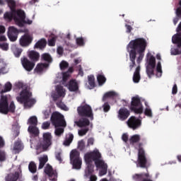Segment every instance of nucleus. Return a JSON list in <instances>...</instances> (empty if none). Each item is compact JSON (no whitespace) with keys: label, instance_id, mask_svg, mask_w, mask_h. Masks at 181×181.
<instances>
[{"label":"nucleus","instance_id":"f257e3e1","mask_svg":"<svg viewBox=\"0 0 181 181\" xmlns=\"http://www.w3.org/2000/svg\"><path fill=\"white\" fill-rule=\"evenodd\" d=\"M148 46V42L145 38H136L135 40H131L127 45V49L129 47L132 50L129 51V69L130 71H132V69L136 65L135 60L136 59V52L139 54V57L136 59L137 64H141L144 56H145V50H146V47Z\"/></svg>","mask_w":181,"mask_h":181},{"label":"nucleus","instance_id":"f03ea898","mask_svg":"<svg viewBox=\"0 0 181 181\" xmlns=\"http://www.w3.org/2000/svg\"><path fill=\"white\" fill-rule=\"evenodd\" d=\"M144 144L140 142L138 144V157L137 160L135 161L136 168H141V169H146V173H136L132 175V179L134 181H153L152 180V175L149 174L148 169L151 166V163L146 158V153L145 150L142 147Z\"/></svg>","mask_w":181,"mask_h":181},{"label":"nucleus","instance_id":"7ed1b4c3","mask_svg":"<svg viewBox=\"0 0 181 181\" xmlns=\"http://www.w3.org/2000/svg\"><path fill=\"white\" fill-rule=\"evenodd\" d=\"M84 159L87 165L85 170V175L87 177H88L90 175H93L94 172V165H93V162H95V165L98 169H102L103 168L107 166V163H105L104 160H100L101 153L100 151H98V150L93 151L90 153H87L84 156Z\"/></svg>","mask_w":181,"mask_h":181},{"label":"nucleus","instance_id":"20e7f679","mask_svg":"<svg viewBox=\"0 0 181 181\" xmlns=\"http://www.w3.org/2000/svg\"><path fill=\"white\" fill-rule=\"evenodd\" d=\"M4 19L6 21H12L13 19L14 22L19 26L20 28H22L23 24L22 22H23L24 19H26V14L25 13V11L23 10H15V11H7L4 15Z\"/></svg>","mask_w":181,"mask_h":181},{"label":"nucleus","instance_id":"39448f33","mask_svg":"<svg viewBox=\"0 0 181 181\" xmlns=\"http://www.w3.org/2000/svg\"><path fill=\"white\" fill-rule=\"evenodd\" d=\"M30 97H32L31 92L28 89H23L20 93V95L16 97V100L20 104H23L25 108H30L36 104V100Z\"/></svg>","mask_w":181,"mask_h":181},{"label":"nucleus","instance_id":"423d86ee","mask_svg":"<svg viewBox=\"0 0 181 181\" xmlns=\"http://www.w3.org/2000/svg\"><path fill=\"white\" fill-rule=\"evenodd\" d=\"M130 110L134 114H142L144 112V105H142L139 95L132 98Z\"/></svg>","mask_w":181,"mask_h":181},{"label":"nucleus","instance_id":"0eeeda50","mask_svg":"<svg viewBox=\"0 0 181 181\" xmlns=\"http://www.w3.org/2000/svg\"><path fill=\"white\" fill-rule=\"evenodd\" d=\"M77 112L79 117H86L87 118H90V119H94L93 109H91V106L88 105H83L78 107Z\"/></svg>","mask_w":181,"mask_h":181},{"label":"nucleus","instance_id":"6e6552de","mask_svg":"<svg viewBox=\"0 0 181 181\" xmlns=\"http://www.w3.org/2000/svg\"><path fill=\"white\" fill-rule=\"evenodd\" d=\"M51 122L52 125L57 128V127H66V121L63 115L55 112L51 116Z\"/></svg>","mask_w":181,"mask_h":181},{"label":"nucleus","instance_id":"1a4fd4ad","mask_svg":"<svg viewBox=\"0 0 181 181\" xmlns=\"http://www.w3.org/2000/svg\"><path fill=\"white\" fill-rule=\"evenodd\" d=\"M70 160L72 163L74 169H81V158H80V152L77 150H72L70 153Z\"/></svg>","mask_w":181,"mask_h":181},{"label":"nucleus","instance_id":"9d476101","mask_svg":"<svg viewBox=\"0 0 181 181\" xmlns=\"http://www.w3.org/2000/svg\"><path fill=\"white\" fill-rule=\"evenodd\" d=\"M172 42L174 45H177L178 48H174L171 49V54L173 56H177V54H181V37L180 34H176L173 36Z\"/></svg>","mask_w":181,"mask_h":181},{"label":"nucleus","instance_id":"9b49d317","mask_svg":"<svg viewBox=\"0 0 181 181\" xmlns=\"http://www.w3.org/2000/svg\"><path fill=\"white\" fill-rule=\"evenodd\" d=\"M127 127H129L130 129L135 131V129H138V128L141 127V125H142V122L138 117L131 116L127 121Z\"/></svg>","mask_w":181,"mask_h":181},{"label":"nucleus","instance_id":"f8f14e48","mask_svg":"<svg viewBox=\"0 0 181 181\" xmlns=\"http://www.w3.org/2000/svg\"><path fill=\"white\" fill-rule=\"evenodd\" d=\"M8 96L1 95V100H0V113L4 114L6 115L8 114Z\"/></svg>","mask_w":181,"mask_h":181},{"label":"nucleus","instance_id":"ddd939ff","mask_svg":"<svg viewBox=\"0 0 181 181\" xmlns=\"http://www.w3.org/2000/svg\"><path fill=\"white\" fill-rule=\"evenodd\" d=\"M45 173L47 175L49 180L51 181L57 180V172L56 171V170H54L53 167H52V165H50L49 164H47L45 169Z\"/></svg>","mask_w":181,"mask_h":181},{"label":"nucleus","instance_id":"4468645a","mask_svg":"<svg viewBox=\"0 0 181 181\" xmlns=\"http://www.w3.org/2000/svg\"><path fill=\"white\" fill-rule=\"evenodd\" d=\"M19 35V30L18 28L11 26L8 28L7 36L10 42H16L18 40V36Z\"/></svg>","mask_w":181,"mask_h":181},{"label":"nucleus","instance_id":"2eb2a0df","mask_svg":"<svg viewBox=\"0 0 181 181\" xmlns=\"http://www.w3.org/2000/svg\"><path fill=\"white\" fill-rule=\"evenodd\" d=\"M21 63L23 67L26 70V71H32L35 66L33 61H30L26 57L21 58Z\"/></svg>","mask_w":181,"mask_h":181},{"label":"nucleus","instance_id":"dca6fc26","mask_svg":"<svg viewBox=\"0 0 181 181\" xmlns=\"http://www.w3.org/2000/svg\"><path fill=\"white\" fill-rule=\"evenodd\" d=\"M131 115V112L126 107H122L118 111L117 118L120 121L128 119V117Z\"/></svg>","mask_w":181,"mask_h":181},{"label":"nucleus","instance_id":"f3484780","mask_svg":"<svg viewBox=\"0 0 181 181\" xmlns=\"http://www.w3.org/2000/svg\"><path fill=\"white\" fill-rule=\"evenodd\" d=\"M52 134L49 132L43 134L42 149L46 151L52 145Z\"/></svg>","mask_w":181,"mask_h":181},{"label":"nucleus","instance_id":"a211bd4d","mask_svg":"<svg viewBox=\"0 0 181 181\" xmlns=\"http://www.w3.org/2000/svg\"><path fill=\"white\" fill-rule=\"evenodd\" d=\"M66 92L64 88L62 86H57L56 88V93L52 95V97L54 101H57L60 97H64Z\"/></svg>","mask_w":181,"mask_h":181},{"label":"nucleus","instance_id":"6ab92c4d","mask_svg":"<svg viewBox=\"0 0 181 181\" xmlns=\"http://www.w3.org/2000/svg\"><path fill=\"white\" fill-rule=\"evenodd\" d=\"M64 86L67 87L68 90H69L71 93H76L78 91V83L76 79H71Z\"/></svg>","mask_w":181,"mask_h":181},{"label":"nucleus","instance_id":"aec40b11","mask_svg":"<svg viewBox=\"0 0 181 181\" xmlns=\"http://www.w3.org/2000/svg\"><path fill=\"white\" fill-rule=\"evenodd\" d=\"M32 40H33V38H32L30 35L25 34L21 37L20 45L21 46L26 47L27 46H29L30 43H32Z\"/></svg>","mask_w":181,"mask_h":181},{"label":"nucleus","instance_id":"412c9836","mask_svg":"<svg viewBox=\"0 0 181 181\" xmlns=\"http://www.w3.org/2000/svg\"><path fill=\"white\" fill-rule=\"evenodd\" d=\"M75 124L79 128H88V125H90V120L86 117H82L75 122Z\"/></svg>","mask_w":181,"mask_h":181},{"label":"nucleus","instance_id":"4be33fe9","mask_svg":"<svg viewBox=\"0 0 181 181\" xmlns=\"http://www.w3.org/2000/svg\"><path fill=\"white\" fill-rule=\"evenodd\" d=\"M147 66L151 67H156V58L152 55L151 52L147 53Z\"/></svg>","mask_w":181,"mask_h":181},{"label":"nucleus","instance_id":"5701e85b","mask_svg":"<svg viewBox=\"0 0 181 181\" xmlns=\"http://www.w3.org/2000/svg\"><path fill=\"white\" fill-rule=\"evenodd\" d=\"M49 67V64L47 63H40L37 64L36 67L34 69L35 73H37V74H40L43 73L44 70H46Z\"/></svg>","mask_w":181,"mask_h":181},{"label":"nucleus","instance_id":"b1692460","mask_svg":"<svg viewBox=\"0 0 181 181\" xmlns=\"http://www.w3.org/2000/svg\"><path fill=\"white\" fill-rule=\"evenodd\" d=\"M28 57L31 60V62L36 63V62H39V59L40 58V54L36 51H30L28 52Z\"/></svg>","mask_w":181,"mask_h":181},{"label":"nucleus","instance_id":"393cba45","mask_svg":"<svg viewBox=\"0 0 181 181\" xmlns=\"http://www.w3.org/2000/svg\"><path fill=\"white\" fill-rule=\"evenodd\" d=\"M141 66H139L136 68L135 71L133 75V81L134 83H138L141 81Z\"/></svg>","mask_w":181,"mask_h":181},{"label":"nucleus","instance_id":"a878e982","mask_svg":"<svg viewBox=\"0 0 181 181\" xmlns=\"http://www.w3.org/2000/svg\"><path fill=\"white\" fill-rule=\"evenodd\" d=\"M46 45H47V41H46V39L42 38L35 43L34 47L35 49H40L42 50L46 47Z\"/></svg>","mask_w":181,"mask_h":181},{"label":"nucleus","instance_id":"bb28decb","mask_svg":"<svg viewBox=\"0 0 181 181\" xmlns=\"http://www.w3.org/2000/svg\"><path fill=\"white\" fill-rule=\"evenodd\" d=\"M28 131L33 138L39 136V129L36 126H29Z\"/></svg>","mask_w":181,"mask_h":181},{"label":"nucleus","instance_id":"cd10ccee","mask_svg":"<svg viewBox=\"0 0 181 181\" xmlns=\"http://www.w3.org/2000/svg\"><path fill=\"white\" fill-rule=\"evenodd\" d=\"M21 174L19 172H15V173H10L6 177V181H16L19 179Z\"/></svg>","mask_w":181,"mask_h":181},{"label":"nucleus","instance_id":"c85d7f7f","mask_svg":"<svg viewBox=\"0 0 181 181\" xmlns=\"http://www.w3.org/2000/svg\"><path fill=\"white\" fill-rule=\"evenodd\" d=\"M13 149L15 153H19V152L23 149L22 141L21 140L15 141Z\"/></svg>","mask_w":181,"mask_h":181},{"label":"nucleus","instance_id":"c756f323","mask_svg":"<svg viewBox=\"0 0 181 181\" xmlns=\"http://www.w3.org/2000/svg\"><path fill=\"white\" fill-rule=\"evenodd\" d=\"M129 141L130 142V145H135V144H138V142L141 141V136L139 134H134L130 137Z\"/></svg>","mask_w":181,"mask_h":181},{"label":"nucleus","instance_id":"7c9ffc66","mask_svg":"<svg viewBox=\"0 0 181 181\" xmlns=\"http://www.w3.org/2000/svg\"><path fill=\"white\" fill-rule=\"evenodd\" d=\"M6 2L11 10L10 12H15V10H16V1L15 0H6Z\"/></svg>","mask_w":181,"mask_h":181},{"label":"nucleus","instance_id":"2f4dec72","mask_svg":"<svg viewBox=\"0 0 181 181\" xmlns=\"http://www.w3.org/2000/svg\"><path fill=\"white\" fill-rule=\"evenodd\" d=\"M117 95V93L114 91H109L104 94L103 97V101H107V98H114Z\"/></svg>","mask_w":181,"mask_h":181},{"label":"nucleus","instance_id":"473e14b6","mask_svg":"<svg viewBox=\"0 0 181 181\" xmlns=\"http://www.w3.org/2000/svg\"><path fill=\"white\" fill-rule=\"evenodd\" d=\"M12 90V83L11 82H7L4 85V89H2L0 92L1 95H4V93H8Z\"/></svg>","mask_w":181,"mask_h":181},{"label":"nucleus","instance_id":"72a5a7b5","mask_svg":"<svg viewBox=\"0 0 181 181\" xmlns=\"http://www.w3.org/2000/svg\"><path fill=\"white\" fill-rule=\"evenodd\" d=\"M48 160H49V158H47V156H44L43 157L40 158V164H39L38 169H43L45 165H46Z\"/></svg>","mask_w":181,"mask_h":181},{"label":"nucleus","instance_id":"f704fd0d","mask_svg":"<svg viewBox=\"0 0 181 181\" xmlns=\"http://www.w3.org/2000/svg\"><path fill=\"white\" fill-rule=\"evenodd\" d=\"M88 83L90 86V88H94V87H95V78H94L93 75L88 76Z\"/></svg>","mask_w":181,"mask_h":181},{"label":"nucleus","instance_id":"c9c22d12","mask_svg":"<svg viewBox=\"0 0 181 181\" xmlns=\"http://www.w3.org/2000/svg\"><path fill=\"white\" fill-rule=\"evenodd\" d=\"M41 60H44V62H47V63H52V62H53L52 56L47 53H45L41 55Z\"/></svg>","mask_w":181,"mask_h":181},{"label":"nucleus","instance_id":"e433bc0d","mask_svg":"<svg viewBox=\"0 0 181 181\" xmlns=\"http://www.w3.org/2000/svg\"><path fill=\"white\" fill-rule=\"evenodd\" d=\"M97 80L98 82L99 86H103L107 81V78L104 76V74H98Z\"/></svg>","mask_w":181,"mask_h":181},{"label":"nucleus","instance_id":"4c0bfd02","mask_svg":"<svg viewBox=\"0 0 181 181\" xmlns=\"http://www.w3.org/2000/svg\"><path fill=\"white\" fill-rule=\"evenodd\" d=\"M28 123L30 124V127H36L37 125V117L36 116H32L28 119Z\"/></svg>","mask_w":181,"mask_h":181},{"label":"nucleus","instance_id":"58836bf2","mask_svg":"<svg viewBox=\"0 0 181 181\" xmlns=\"http://www.w3.org/2000/svg\"><path fill=\"white\" fill-rule=\"evenodd\" d=\"M154 70L155 67H152L148 65L146 66V74L149 77V78H151V77H152V76L155 74Z\"/></svg>","mask_w":181,"mask_h":181},{"label":"nucleus","instance_id":"ea45409f","mask_svg":"<svg viewBox=\"0 0 181 181\" xmlns=\"http://www.w3.org/2000/svg\"><path fill=\"white\" fill-rule=\"evenodd\" d=\"M145 105L147 107L144 110V115L149 118H152V117H153V115H152V110L148 107L149 106H148V103L146 102H145Z\"/></svg>","mask_w":181,"mask_h":181},{"label":"nucleus","instance_id":"a19ab883","mask_svg":"<svg viewBox=\"0 0 181 181\" xmlns=\"http://www.w3.org/2000/svg\"><path fill=\"white\" fill-rule=\"evenodd\" d=\"M28 169L31 173H36V170H37L36 163H35V162L33 161H31L29 163Z\"/></svg>","mask_w":181,"mask_h":181},{"label":"nucleus","instance_id":"79ce46f5","mask_svg":"<svg viewBox=\"0 0 181 181\" xmlns=\"http://www.w3.org/2000/svg\"><path fill=\"white\" fill-rule=\"evenodd\" d=\"M70 78V74L69 72H64L62 74V84L66 86L67 83V80Z\"/></svg>","mask_w":181,"mask_h":181},{"label":"nucleus","instance_id":"37998d69","mask_svg":"<svg viewBox=\"0 0 181 181\" xmlns=\"http://www.w3.org/2000/svg\"><path fill=\"white\" fill-rule=\"evenodd\" d=\"M13 52L16 57H21V54H22V49L15 47L13 49Z\"/></svg>","mask_w":181,"mask_h":181},{"label":"nucleus","instance_id":"c03bdc74","mask_svg":"<svg viewBox=\"0 0 181 181\" xmlns=\"http://www.w3.org/2000/svg\"><path fill=\"white\" fill-rule=\"evenodd\" d=\"M88 131H90V129L88 127H84L83 129L78 130V134L79 136H84V135H86Z\"/></svg>","mask_w":181,"mask_h":181},{"label":"nucleus","instance_id":"a18cd8bd","mask_svg":"<svg viewBox=\"0 0 181 181\" xmlns=\"http://www.w3.org/2000/svg\"><path fill=\"white\" fill-rule=\"evenodd\" d=\"M56 40H57V37H50L49 39H48V45L49 46H55L56 45Z\"/></svg>","mask_w":181,"mask_h":181},{"label":"nucleus","instance_id":"49530a36","mask_svg":"<svg viewBox=\"0 0 181 181\" xmlns=\"http://www.w3.org/2000/svg\"><path fill=\"white\" fill-rule=\"evenodd\" d=\"M64 133V129L62 127H58L55 129L54 134L57 136H61L62 134Z\"/></svg>","mask_w":181,"mask_h":181},{"label":"nucleus","instance_id":"de8ad7c7","mask_svg":"<svg viewBox=\"0 0 181 181\" xmlns=\"http://www.w3.org/2000/svg\"><path fill=\"white\" fill-rule=\"evenodd\" d=\"M179 7L177 8L175 13L176 16L181 19V0H178Z\"/></svg>","mask_w":181,"mask_h":181},{"label":"nucleus","instance_id":"09e8293b","mask_svg":"<svg viewBox=\"0 0 181 181\" xmlns=\"http://www.w3.org/2000/svg\"><path fill=\"white\" fill-rule=\"evenodd\" d=\"M76 42L78 46H84V45H86V42H84V38H83V37H77L76 39Z\"/></svg>","mask_w":181,"mask_h":181},{"label":"nucleus","instance_id":"8fccbe9b","mask_svg":"<svg viewBox=\"0 0 181 181\" xmlns=\"http://www.w3.org/2000/svg\"><path fill=\"white\" fill-rule=\"evenodd\" d=\"M59 67H60L61 70H66V69L69 68V62H67L66 61H62L59 64Z\"/></svg>","mask_w":181,"mask_h":181},{"label":"nucleus","instance_id":"3c124183","mask_svg":"<svg viewBox=\"0 0 181 181\" xmlns=\"http://www.w3.org/2000/svg\"><path fill=\"white\" fill-rule=\"evenodd\" d=\"M15 103L13 102H11L8 106V112H11L12 114H13V112H15Z\"/></svg>","mask_w":181,"mask_h":181},{"label":"nucleus","instance_id":"603ef678","mask_svg":"<svg viewBox=\"0 0 181 181\" xmlns=\"http://www.w3.org/2000/svg\"><path fill=\"white\" fill-rule=\"evenodd\" d=\"M0 49L7 52V50H9V44L6 42L0 43Z\"/></svg>","mask_w":181,"mask_h":181},{"label":"nucleus","instance_id":"864d4df0","mask_svg":"<svg viewBox=\"0 0 181 181\" xmlns=\"http://www.w3.org/2000/svg\"><path fill=\"white\" fill-rule=\"evenodd\" d=\"M103 108L104 112H108V111H110V110H111V106L110 105L108 102H106L103 104Z\"/></svg>","mask_w":181,"mask_h":181},{"label":"nucleus","instance_id":"5fc2aeb1","mask_svg":"<svg viewBox=\"0 0 181 181\" xmlns=\"http://www.w3.org/2000/svg\"><path fill=\"white\" fill-rule=\"evenodd\" d=\"M156 71H157V76L158 74L159 73V76L160 77V76H162V65L160 64V62H158L157 64V66H156Z\"/></svg>","mask_w":181,"mask_h":181},{"label":"nucleus","instance_id":"6e6d98bb","mask_svg":"<svg viewBox=\"0 0 181 181\" xmlns=\"http://www.w3.org/2000/svg\"><path fill=\"white\" fill-rule=\"evenodd\" d=\"M6 159V154L5 151L0 150V162H4Z\"/></svg>","mask_w":181,"mask_h":181},{"label":"nucleus","instance_id":"4d7b16f0","mask_svg":"<svg viewBox=\"0 0 181 181\" xmlns=\"http://www.w3.org/2000/svg\"><path fill=\"white\" fill-rule=\"evenodd\" d=\"M78 148L81 151H84V148H86V146L84 144V141L81 140V141H78Z\"/></svg>","mask_w":181,"mask_h":181},{"label":"nucleus","instance_id":"13d9d810","mask_svg":"<svg viewBox=\"0 0 181 181\" xmlns=\"http://www.w3.org/2000/svg\"><path fill=\"white\" fill-rule=\"evenodd\" d=\"M32 23H33L32 20L25 18L22 21V25H23L22 28H23L25 24H26V25H32Z\"/></svg>","mask_w":181,"mask_h":181},{"label":"nucleus","instance_id":"bf43d9fd","mask_svg":"<svg viewBox=\"0 0 181 181\" xmlns=\"http://www.w3.org/2000/svg\"><path fill=\"white\" fill-rule=\"evenodd\" d=\"M57 105L59 107V108H61L62 110H66V108H67L66 105H64L62 101L57 102Z\"/></svg>","mask_w":181,"mask_h":181},{"label":"nucleus","instance_id":"052dcab7","mask_svg":"<svg viewBox=\"0 0 181 181\" xmlns=\"http://www.w3.org/2000/svg\"><path fill=\"white\" fill-rule=\"evenodd\" d=\"M49 127H50V122H45L42 123V129H49Z\"/></svg>","mask_w":181,"mask_h":181},{"label":"nucleus","instance_id":"680f3d73","mask_svg":"<svg viewBox=\"0 0 181 181\" xmlns=\"http://www.w3.org/2000/svg\"><path fill=\"white\" fill-rule=\"evenodd\" d=\"M107 170H108V165L106 167H103L101 168V170L100 171V173L102 176H104V175H107Z\"/></svg>","mask_w":181,"mask_h":181},{"label":"nucleus","instance_id":"e2e57ef3","mask_svg":"<svg viewBox=\"0 0 181 181\" xmlns=\"http://www.w3.org/2000/svg\"><path fill=\"white\" fill-rule=\"evenodd\" d=\"M66 139L73 141V139H74V135L71 133H69L68 135H66Z\"/></svg>","mask_w":181,"mask_h":181},{"label":"nucleus","instance_id":"0e129e2a","mask_svg":"<svg viewBox=\"0 0 181 181\" xmlns=\"http://www.w3.org/2000/svg\"><path fill=\"white\" fill-rule=\"evenodd\" d=\"M125 28H126V33H131V32L132 30V26H131L128 24H126Z\"/></svg>","mask_w":181,"mask_h":181},{"label":"nucleus","instance_id":"69168bd1","mask_svg":"<svg viewBox=\"0 0 181 181\" xmlns=\"http://www.w3.org/2000/svg\"><path fill=\"white\" fill-rule=\"evenodd\" d=\"M172 94H177V85L174 84L172 89Z\"/></svg>","mask_w":181,"mask_h":181},{"label":"nucleus","instance_id":"338daca9","mask_svg":"<svg viewBox=\"0 0 181 181\" xmlns=\"http://www.w3.org/2000/svg\"><path fill=\"white\" fill-rule=\"evenodd\" d=\"M122 139L124 142H128V134H123L122 136Z\"/></svg>","mask_w":181,"mask_h":181},{"label":"nucleus","instance_id":"774afa93","mask_svg":"<svg viewBox=\"0 0 181 181\" xmlns=\"http://www.w3.org/2000/svg\"><path fill=\"white\" fill-rule=\"evenodd\" d=\"M89 176H90V181H97V176H95L93 174L90 175Z\"/></svg>","mask_w":181,"mask_h":181}]
</instances>
